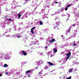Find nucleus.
I'll return each mask as SVG.
<instances>
[{"label": "nucleus", "mask_w": 79, "mask_h": 79, "mask_svg": "<svg viewBox=\"0 0 79 79\" xmlns=\"http://www.w3.org/2000/svg\"><path fill=\"white\" fill-rule=\"evenodd\" d=\"M68 52L69 53H67V56H68L66 58V61H67L68 60V59L70 57V56H71V52L69 51H68Z\"/></svg>", "instance_id": "nucleus-1"}, {"label": "nucleus", "mask_w": 79, "mask_h": 79, "mask_svg": "<svg viewBox=\"0 0 79 79\" xmlns=\"http://www.w3.org/2000/svg\"><path fill=\"white\" fill-rule=\"evenodd\" d=\"M0 55L1 56H6V55H7L8 56H11V55H10L9 54H5L4 53H1L0 54Z\"/></svg>", "instance_id": "nucleus-2"}, {"label": "nucleus", "mask_w": 79, "mask_h": 79, "mask_svg": "<svg viewBox=\"0 0 79 79\" xmlns=\"http://www.w3.org/2000/svg\"><path fill=\"white\" fill-rule=\"evenodd\" d=\"M21 52L22 53L23 55H24L25 56H26V55H27V53L24 52V51H22Z\"/></svg>", "instance_id": "nucleus-3"}, {"label": "nucleus", "mask_w": 79, "mask_h": 79, "mask_svg": "<svg viewBox=\"0 0 79 79\" xmlns=\"http://www.w3.org/2000/svg\"><path fill=\"white\" fill-rule=\"evenodd\" d=\"M48 63L49 64V65H51V66H53V65H54V64L51 62H48Z\"/></svg>", "instance_id": "nucleus-4"}, {"label": "nucleus", "mask_w": 79, "mask_h": 79, "mask_svg": "<svg viewBox=\"0 0 79 79\" xmlns=\"http://www.w3.org/2000/svg\"><path fill=\"white\" fill-rule=\"evenodd\" d=\"M55 40L54 39H52V40H50L49 42H50V43H52V42H55Z\"/></svg>", "instance_id": "nucleus-5"}, {"label": "nucleus", "mask_w": 79, "mask_h": 79, "mask_svg": "<svg viewBox=\"0 0 79 79\" xmlns=\"http://www.w3.org/2000/svg\"><path fill=\"white\" fill-rule=\"evenodd\" d=\"M55 20H56V22L57 23H59L60 22V19L56 18V19H55Z\"/></svg>", "instance_id": "nucleus-6"}, {"label": "nucleus", "mask_w": 79, "mask_h": 79, "mask_svg": "<svg viewBox=\"0 0 79 79\" xmlns=\"http://www.w3.org/2000/svg\"><path fill=\"white\" fill-rule=\"evenodd\" d=\"M8 66V65H7V64H5L4 65V68H6V67H7Z\"/></svg>", "instance_id": "nucleus-7"}, {"label": "nucleus", "mask_w": 79, "mask_h": 79, "mask_svg": "<svg viewBox=\"0 0 79 79\" xmlns=\"http://www.w3.org/2000/svg\"><path fill=\"white\" fill-rule=\"evenodd\" d=\"M31 70H29L26 71V73H31Z\"/></svg>", "instance_id": "nucleus-8"}, {"label": "nucleus", "mask_w": 79, "mask_h": 79, "mask_svg": "<svg viewBox=\"0 0 79 79\" xmlns=\"http://www.w3.org/2000/svg\"><path fill=\"white\" fill-rule=\"evenodd\" d=\"M74 69V68H72L71 69H69V73H71V72H72L73 71V69Z\"/></svg>", "instance_id": "nucleus-9"}, {"label": "nucleus", "mask_w": 79, "mask_h": 79, "mask_svg": "<svg viewBox=\"0 0 79 79\" xmlns=\"http://www.w3.org/2000/svg\"><path fill=\"white\" fill-rule=\"evenodd\" d=\"M54 51L55 53L57 52V49H56V48H55L54 49Z\"/></svg>", "instance_id": "nucleus-10"}, {"label": "nucleus", "mask_w": 79, "mask_h": 79, "mask_svg": "<svg viewBox=\"0 0 79 79\" xmlns=\"http://www.w3.org/2000/svg\"><path fill=\"white\" fill-rule=\"evenodd\" d=\"M21 14H19L18 17L19 18V19L21 18Z\"/></svg>", "instance_id": "nucleus-11"}, {"label": "nucleus", "mask_w": 79, "mask_h": 79, "mask_svg": "<svg viewBox=\"0 0 79 79\" xmlns=\"http://www.w3.org/2000/svg\"><path fill=\"white\" fill-rule=\"evenodd\" d=\"M56 29H59V28L58 27V26H57L56 25Z\"/></svg>", "instance_id": "nucleus-12"}, {"label": "nucleus", "mask_w": 79, "mask_h": 79, "mask_svg": "<svg viewBox=\"0 0 79 79\" xmlns=\"http://www.w3.org/2000/svg\"><path fill=\"white\" fill-rule=\"evenodd\" d=\"M40 25H42V24H43V23L42 22L40 21Z\"/></svg>", "instance_id": "nucleus-13"}, {"label": "nucleus", "mask_w": 79, "mask_h": 79, "mask_svg": "<svg viewBox=\"0 0 79 79\" xmlns=\"http://www.w3.org/2000/svg\"><path fill=\"white\" fill-rule=\"evenodd\" d=\"M48 66H45V67L44 68H45V69L47 70V69H48Z\"/></svg>", "instance_id": "nucleus-14"}, {"label": "nucleus", "mask_w": 79, "mask_h": 79, "mask_svg": "<svg viewBox=\"0 0 79 79\" xmlns=\"http://www.w3.org/2000/svg\"><path fill=\"white\" fill-rule=\"evenodd\" d=\"M35 27H34L32 28H31V30H34V29H35Z\"/></svg>", "instance_id": "nucleus-15"}, {"label": "nucleus", "mask_w": 79, "mask_h": 79, "mask_svg": "<svg viewBox=\"0 0 79 79\" xmlns=\"http://www.w3.org/2000/svg\"><path fill=\"white\" fill-rule=\"evenodd\" d=\"M31 33H32V34H34V31H33V30H32L31 29Z\"/></svg>", "instance_id": "nucleus-16"}, {"label": "nucleus", "mask_w": 79, "mask_h": 79, "mask_svg": "<svg viewBox=\"0 0 79 79\" xmlns=\"http://www.w3.org/2000/svg\"><path fill=\"white\" fill-rule=\"evenodd\" d=\"M71 79V77H69L66 78V79Z\"/></svg>", "instance_id": "nucleus-17"}, {"label": "nucleus", "mask_w": 79, "mask_h": 79, "mask_svg": "<svg viewBox=\"0 0 79 79\" xmlns=\"http://www.w3.org/2000/svg\"><path fill=\"white\" fill-rule=\"evenodd\" d=\"M65 11H67V10H68V7H67V6L65 8Z\"/></svg>", "instance_id": "nucleus-18"}, {"label": "nucleus", "mask_w": 79, "mask_h": 79, "mask_svg": "<svg viewBox=\"0 0 79 79\" xmlns=\"http://www.w3.org/2000/svg\"><path fill=\"white\" fill-rule=\"evenodd\" d=\"M7 19V20H8L9 21H12V19Z\"/></svg>", "instance_id": "nucleus-19"}, {"label": "nucleus", "mask_w": 79, "mask_h": 79, "mask_svg": "<svg viewBox=\"0 0 79 79\" xmlns=\"http://www.w3.org/2000/svg\"><path fill=\"white\" fill-rule=\"evenodd\" d=\"M71 4H69V5L67 6V8H68V7H69V6H71Z\"/></svg>", "instance_id": "nucleus-20"}, {"label": "nucleus", "mask_w": 79, "mask_h": 79, "mask_svg": "<svg viewBox=\"0 0 79 79\" xmlns=\"http://www.w3.org/2000/svg\"><path fill=\"white\" fill-rule=\"evenodd\" d=\"M8 17V16L6 15V16H4V18H6Z\"/></svg>", "instance_id": "nucleus-21"}, {"label": "nucleus", "mask_w": 79, "mask_h": 79, "mask_svg": "<svg viewBox=\"0 0 79 79\" xmlns=\"http://www.w3.org/2000/svg\"><path fill=\"white\" fill-rule=\"evenodd\" d=\"M67 32H70V29H69Z\"/></svg>", "instance_id": "nucleus-22"}, {"label": "nucleus", "mask_w": 79, "mask_h": 79, "mask_svg": "<svg viewBox=\"0 0 79 79\" xmlns=\"http://www.w3.org/2000/svg\"><path fill=\"white\" fill-rule=\"evenodd\" d=\"M75 45H77V44H73V46H75Z\"/></svg>", "instance_id": "nucleus-23"}, {"label": "nucleus", "mask_w": 79, "mask_h": 79, "mask_svg": "<svg viewBox=\"0 0 79 79\" xmlns=\"http://www.w3.org/2000/svg\"><path fill=\"white\" fill-rule=\"evenodd\" d=\"M21 37V36H20V35H19L18 36H17L18 38H20V37Z\"/></svg>", "instance_id": "nucleus-24"}, {"label": "nucleus", "mask_w": 79, "mask_h": 79, "mask_svg": "<svg viewBox=\"0 0 79 79\" xmlns=\"http://www.w3.org/2000/svg\"><path fill=\"white\" fill-rule=\"evenodd\" d=\"M55 4H56V3H58V2H55Z\"/></svg>", "instance_id": "nucleus-25"}, {"label": "nucleus", "mask_w": 79, "mask_h": 79, "mask_svg": "<svg viewBox=\"0 0 79 79\" xmlns=\"http://www.w3.org/2000/svg\"><path fill=\"white\" fill-rule=\"evenodd\" d=\"M2 74H0V77L2 76Z\"/></svg>", "instance_id": "nucleus-26"}, {"label": "nucleus", "mask_w": 79, "mask_h": 79, "mask_svg": "<svg viewBox=\"0 0 79 79\" xmlns=\"http://www.w3.org/2000/svg\"><path fill=\"white\" fill-rule=\"evenodd\" d=\"M75 26V24H73V27H74Z\"/></svg>", "instance_id": "nucleus-27"}, {"label": "nucleus", "mask_w": 79, "mask_h": 79, "mask_svg": "<svg viewBox=\"0 0 79 79\" xmlns=\"http://www.w3.org/2000/svg\"><path fill=\"white\" fill-rule=\"evenodd\" d=\"M45 47H46V49H47V46L46 45Z\"/></svg>", "instance_id": "nucleus-28"}, {"label": "nucleus", "mask_w": 79, "mask_h": 79, "mask_svg": "<svg viewBox=\"0 0 79 79\" xmlns=\"http://www.w3.org/2000/svg\"><path fill=\"white\" fill-rule=\"evenodd\" d=\"M5 74H8V73L6 72L5 73Z\"/></svg>", "instance_id": "nucleus-29"}, {"label": "nucleus", "mask_w": 79, "mask_h": 79, "mask_svg": "<svg viewBox=\"0 0 79 79\" xmlns=\"http://www.w3.org/2000/svg\"><path fill=\"white\" fill-rule=\"evenodd\" d=\"M28 77H31V76L29 75H28Z\"/></svg>", "instance_id": "nucleus-30"}, {"label": "nucleus", "mask_w": 79, "mask_h": 79, "mask_svg": "<svg viewBox=\"0 0 79 79\" xmlns=\"http://www.w3.org/2000/svg\"><path fill=\"white\" fill-rule=\"evenodd\" d=\"M13 37H15V36H16L15 35H13Z\"/></svg>", "instance_id": "nucleus-31"}, {"label": "nucleus", "mask_w": 79, "mask_h": 79, "mask_svg": "<svg viewBox=\"0 0 79 79\" xmlns=\"http://www.w3.org/2000/svg\"><path fill=\"white\" fill-rule=\"evenodd\" d=\"M10 29H11L10 28H9V31H11V30H10Z\"/></svg>", "instance_id": "nucleus-32"}, {"label": "nucleus", "mask_w": 79, "mask_h": 79, "mask_svg": "<svg viewBox=\"0 0 79 79\" xmlns=\"http://www.w3.org/2000/svg\"><path fill=\"white\" fill-rule=\"evenodd\" d=\"M38 74H42V73H39Z\"/></svg>", "instance_id": "nucleus-33"}, {"label": "nucleus", "mask_w": 79, "mask_h": 79, "mask_svg": "<svg viewBox=\"0 0 79 79\" xmlns=\"http://www.w3.org/2000/svg\"><path fill=\"white\" fill-rule=\"evenodd\" d=\"M38 68H37V67H36V69H37Z\"/></svg>", "instance_id": "nucleus-34"}, {"label": "nucleus", "mask_w": 79, "mask_h": 79, "mask_svg": "<svg viewBox=\"0 0 79 79\" xmlns=\"http://www.w3.org/2000/svg\"><path fill=\"white\" fill-rule=\"evenodd\" d=\"M38 62L39 63H40V61H39Z\"/></svg>", "instance_id": "nucleus-35"}, {"label": "nucleus", "mask_w": 79, "mask_h": 79, "mask_svg": "<svg viewBox=\"0 0 79 79\" xmlns=\"http://www.w3.org/2000/svg\"><path fill=\"white\" fill-rule=\"evenodd\" d=\"M29 0H26V1H28Z\"/></svg>", "instance_id": "nucleus-36"}, {"label": "nucleus", "mask_w": 79, "mask_h": 79, "mask_svg": "<svg viewBox=\"0 0 79 79\" xmlns=\"http://www.w3.org/2000/svg\"><path fill=\"white\" fill-rule=\"evenodd\" d=\"M25 64H26V63H24Z\"/></svg>", "instance_id": "nucleus-37"}]
</instances>
